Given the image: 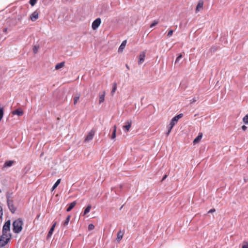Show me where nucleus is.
<instances>
[{
  "mask_svg": "<svg viewBox=\"0 0 248 248\" xmlns=\"http://www.w3.org/2000/svg\"><path fill=\"white\" fill-rule=\"evenodd\" d=\"M23 221L20 218H18L14 221L13 223V232L15 233H19L22 229Z\"/></svg>",
  "mask_w": 248,
  "mask_h": 248,
  "instance_id": "nucleus-1",
  "label": "nucleus"
},
{
  "mask_svg": "<svg viewBox=\"0 0 248 248\" xmlns=\"http://www.w3.org/2000/svg\"><path fill=\"white\" fill-rule=\"evenodd\" d=\"M183 116V114L182 113L179 114L175 117H174L171 120V122L170 124L169 125V130L168 132L167 133V135L168 136L171 129L173 127V126L175 125V124L177 123L179 119L181 118Z\"/></svg>",
  "mask_w": 248,
  "mask_h": 248,
  "instance_id": "nucleus-2",
  "label": "nucleus"
},
{
  "mask_svg": "<svg viewBox=\"0 0 248 248\" xmlns=\"http://www.w3.org/2000/svg\"><path fill=\"white\" fill-rule=\"evenodd\" d=\"M11 238L10 233H5L2 232V234L0 236V246H5L10 241Z\"/></svg>",
  "mask_w": 248,
  "mask_h": 248,
  "instance_id": "nucleus-3",
  "label": "nucleus"
},
{
  "mask_svg": "<svg viewBox=\"0 0 248 248\" xmlns=\"http://www.w3.org/2000/svg\"><path fill=\"white\" fill-rule=\"evenodd\" d=\"M95 132V130H94V129L91 130L88 133V134H87V136L86 137V138H85V139L84 140V142H88V141L91 140L93 139V138L94 137Z\"/></svg>",
  "mask_w": 248,
  "mask_h": 248,
  "instance_id": "nucleus-4",
  "label": "nucleus"
},
{
  "mask_svg": "<svg viewBox=\"0 0 248 248\" xmlns=\"http://www.w3.org/2000/svg\"><path fill=\"white\" fill-rule=\"evenodd\" d=\"M10 221H7L4 224L2 228V232L5 233H10Z\"/></svg>",
  "mask_w": 248,
  "mask_h": 248,
  "instance_id": "nucleus-5",
  "label": "nucleus"
},
{
  "mask_svg": "<svg viewBox=\"0 0 248 248\" xmlns=\"http://www.w3.org/2000/svg\"><path fill=\"white\" fill-rule=\"evenodd\" d=\"M7 204L11 212L14 213L16 210V207L14 206L13 201L8 199L7 200Z\"/></svg>",
  "mask_w": 248,
  "mask_h": 248,
  "instance_id": "nucleus-6",
  "label": "nucleus"
},
{
  "mask_svg": "<svg viewBox=\"0 0 248 248\" xmlns=\"http://www.w3.org/2000/svg\"><path fill=\"white\" fill-rule=\"evenodd\" d=\"M132 123L131 120H128L125 122V125L123 126V128L124 129L125 132H127L130 130L132 126Z\"/></svg>",
  "mask_w": 248,
  "mask_h": 248,
  "instance_id": "nucleus-7",
  "label": "nucleus"
},
{
  "mask_svg": "<svg viewBox=\"0 0 248 248\" xmlns=\"http://www.w3.org/2000/svg\"><path fill=\"white\" fill-rule=\"evenodd\" d=\"M101 21L100 18H96L92 23V27L93 30H96L100 26Z\"/></svg>",
  "mask_w": 248,
  "mask_h": 248,
  "instance_id": "nucleus-8",
  "label": "nucleus"
},
{
  "mask_svg": "<svg viewBox=\"0 0 248 248\" xmlns=\"http://www.w3.org/2000/svg\"><path fill=\"white\" fill-rule=\"evenodd\" d=\"M39 17V13L37 11L33 12L30 16V19L32 21H36Z\"/></svg>",
  "mask_w": 248,
  "mask_h": 248,
  "instance_id": "nucleus-9",
  "label": "nucleus"
},
{
  "mask_svg": "<svg viewBox=\"0 0 248 248\" xmlns=\"http://www.w3.org/2000/svg\"><path fill=\"white\" fill-rule=\"evenodd\" d=\"M145 57V52L144 51L141 52L139 55V60L138 62L139 64H141L144 62Z\"/></svg>",
  "mask_w": 248,
  "mask_h": 248,
  "instance_id": "nucleus-10",
  "label": "nucleus"
},
{
  "mask_svg": "<svg viewBox=\"0 0 248 248\" xmlns=\"http://www.w3.org/2000/svg\"><path fill=\"white\" fill-rule=\"evenodd\" d=\"M56 222H54V224L51 226L50 230L49 231V232H48L47 235V237L48 238L50 237L51 236L52 234H53V231H54V230L55 229V227L56 226Z\"/></svg>",
  "mask_w": 248,
  "mask_h": 248,
  "instance_id": "nucleus-11",
  "label": "nucleus"
},
{
  "mask_svg": "<svg viewBox=\"0 0 248 248\" xmlns=\"http://www.w3.org/2000/svg\"><path fill=\"white\" fill-rule=\"evenodd\" d=\"M202 133H199V135L194 140L193 144H195L198 143L202 139Z\"/></svg>",
  "mask_w": 248,
  "mask_h": 248,
  "instance_id": "nucleus-12",
  "label": "nucleus"
},
{
  "mask_svg": "<svg viewBox=\"0 0 248 248\" xmlns=\"http://www.w3.org/2000/svg\"><path fill=\"white\" fill-rule=\"evenodd\" d=\"M203 5V2L202 0L199 1L197 5V7H196V12H198V11H199L200 9H202Z\"/></svg>",
  "mask_w": 248,
  "mask_h": 248,
  "instance_id": "nucleus-13",
  "label": "nucleus"
},
{
  "mask_svg": "<svg viewBox=\"0 0 248 248\" xmlns=\"http://www.w3.org/2000/svg\"><path fill=\"white\" fill-rule=\"evenodd\" d=\"M12 114L22 116L23 114V111L20 109H16L12 112Z\"/></svg>",
  "mask_w": 248,
  "mask_h": 248,
  "instance_id": "nucleus-14",
  "label": "nucleus"
},
{
  "mask_svg": "<svg viewBox=\"0 0 248 248\" xmlns=\"http://www.w3.org/2000/svg\"><path fill=\"white\" fill-rule=\"evenodd\" d=\"M14 161L12 160H9L6 161L3 165V168L10 167L13 165Z\"/></svg>",
  "mask_w": 248,
  "mask_h": 248,
  "instance_id": "nucleus-15",
  "label": "nucleus"
},
{
  "mask_svg": "<svg viewBox=\"0 0 248 248\" xmlns=\"http://www.w3.org/2000/svg\"><path fill=\"white\" fill-rule=\"evenodd\" d=\"M76 204H77L76 201H74L72 202H71L69 204V207L67 208L66 211L67 212L70 211L75 207V206L76 205Z\"/></svg>",
  "mask_w": 248,
  "mask_h": 248,
  "instance_id": "nucleus-16",
  "label": "nucleus"
},
{
  "mask_svg": "<svg viewBox=\"0 0 248 248\" xmlns=\"http://www.w3.org/2000/svg\"><path fill=\"white\" fill-rule=\"evenodd\" d=\"M126 44V40H124L122 42V43L121 44V45H120V46L119 47V49H118L119 52L123 51V50H124V47L125 46Z\"/></svg>",
  "mask_w": 248,
  "mask_h": 248,
  "instance_id": "nucleus-17",
  "label": "nucleus"
},
{
  "mask_svg": "<svg viewBox=\"0 0 248 248\" xmlns=\"http://www.w3.org/2000/svg\"><path fill=\"white\" fill-rule=\"evenodd\" d=\"M105 92L103 91L101 94L99 95V103L103 102L105 100Z\"/></svg>",
  "mask_w": 248,
  "mask_h": 248,
  "instance_id": "nucleus-18",
  "label": "nucleus"
},
{
  "mask_svg": "<svg viewBox=\"0 0 248 248\" xmlns=\"http://www.w3.org/2000/svg\"><path fill=\"white\" fill-rule=\"evenodd\" d=\"M124 233L122 231H119L117 235V240L118 242H120L123 238Z\"/></svg>",
  "mask_w": 248,
  "mask_h": 248,
  "instance_id": "nucleus-19",
  "label": "nucleus"
},
{
  "mask_svg": "<svg viewBox=\"0 0 248 248\" xmlns=\"http://www.w3.org/2000/svg\"><path fill=\"white\" fill-rule=\"evenodd\" d=\"M80 97V94L79 93L76 94L75 96L74 97V105H76L78 102L79 98Z\"/></svg>",
  "mask_w": 248,
  "mask_h": 248,
  "instance_id": "nucleus-20",
  "label": "nucleus"
},
{
  "mask_svg": "<svg viewBox=\"0 0 248 248\" xmlns=\"http://www.w3.org/2000/svg\"><path fill=\"white\" fill-rule=\"evenodd\" d=\"M65 62H61L57 64L55 66V69L59 70L62 68L64 65Z\"/></svg>",
  "mask_w": 248,
  "mask_h": 248,
  "instance_id": "nucleus-21",
  "label": "nucleus"
},
{
  "mask_svg": "<svg viewBox=\"0 0 248 248\" xmlns=\"http://www.w3.org/2000/svg\"><path fill=\"white\" fill-rule=\"evenodd\" d=\"M117 126L116 125L113 126V132L111 136V139H115L116 138V133Z\"/></svg>",
  "mask_w": 248,
  "mask_h": 248,
  "instance_id": "nucleus-22",
  "label": "nucleus"
},
{
  "mask_svg": "<svg viewBox=\"0 0 248 248\" xmlns=\"http://www.w3.org/2000/svg\"><path fill=\"white\" fill-rule=\"evenodd\" d=\"M91 208H92V206L91 205H88L84 211L83 216H85L86 214H87L88 213H89L91 209Z\"/></svg>",
  "mask_w": 248,
  "mask_h": 248,
  "instance_id": "nucleus-23",
  "label": "nucleus"
},
{
  "mask_svg": "<svg viewBox=\"0 0 248 248\" xmlns=\"http://www.w3.org/2000/svg\"><path fill=\"white\" fill-rule=\"evenodd\" d=\"M117 83L115 82L113 84L112 89L111 92V93L112 94V95H113L114 94V93L116 92V91L117 90Z\"/></svg>",
  "mask_w": 248,
  "mask_h": 248,
  "instance_id": "nucleus-24",
  "label": "nucleus"
},
{
  "mask_svg": "<svg viewBox=\"0 0 248 248\" xmlns=\"http://www.w3.org/2000/svg\"><path fill=\"white\" fill-rule=\"evenodd\" d=\"M60 182H61L60 179L57 180V181L55 183V184L53 185V186L52 188V191L54 190L60 184Z\"/></svg>",
  "mask_w": 248,
  "mask_h": 248,
  "instance_id": "nucleus-25",
  "label": "nucleus"
},
{
  "mask_svg": "<svg viewBox=\"0 0 248 248\" xmlns=\"http://www.w3.org/2000/svg\"><path fill=\"white\" fill-rule=\"evenodd\" d=\"M70 216H67V217H66L65 220L63 222V225L64 226H66V225H68V223L69 222V220H70Z\"/></svg>",
  "mask_w": 248,
  "mask_h": 248,
  "instance_id": "nucleus-26",
  "label": "nucleus"
},
{
  "mask_svg": "<svg viewBox=\"0 0 248 248\" xmlns=\"http://www.w3.org/2000/svg\"><path fill=\"white\" fill-rule=\"evenodd\" d=\"M3 108H0V121L2 120L3 116Z\"/></svg>",
  "mask_w": 248,
  "mask_h": 248,
  "instance_id": "nucleus-27",
  "label": "nucleus"
},
{
  "mask_svg": "<svg viewBox=\"0 0 248 248\" xmlns=\"http://www.w3.org/2000/svg\"><path fill=\"white\" fill-rule=\"evenodd\" d=\"M244 123L246 124H248V114H247L243 119Z\"/></svg>",
  "mask_w": 248,
  "mask_h": 248,
  "instance_id": "nucleus-28",
  "label": "nucleus"
},
{
  "mask_svg": "<svg viewBox=\"0 0 248 248\" xmlns=\"http://www.w3.org/2000/svg\"><path fill=\"white\" fill-rule=\"evenodd\" d=\"M37 0H30L29 3L32 6H33L37 2Z\"/></svg>",
  "mask_w": 248,
  "mask_h": 248,
  "instance_id": "nucleus-29",
  "label": "nucleus"
},
{
  "mask_svg": "<svg viewBox=\"0 0 248 248\" xmlns=\"http://www.w3.org/2000/svg\"><path fill=\"white\" fill-rule=\"evenodd\" d=\"M39 49V46H35L33 48V51L34 53L36 54L37 53Z\"/></svg>",
  "mask_w": 248,
  "mask_h": 248,
  "instance_id": "nucleus-30",
  "label": "nucleus"
},
{
  "mask_svg": "<svg viewBox=\"0 0 248 248\" xmlns=\"http://www.w3.org/2000/svg\"><path fill=\"white\" fill-rule=\"evenodd\" d=\"M183 57L182 54H180L176 58L175 61V63L179 62L180 59H181Z\"/></svg>",
  "mask_w": 248,
  "mask_h": 248,
  "instance_id": "nucleus-31",
  "label": "nucleus"
},
{
  "mask_svg": "<svg viewBox=\"0 0 248 248\" xmlns=\"http://www.w3.org/2000/svg\"><path fill=\"white\" fill-rule=\"evenodd\" d=\"M242 248H248V243L247 242H244Z\"/></svg>",
  "mask_w": 248,
  "mask_h": 248,
  "instance_id": "nucleus-32",
  "label": "nucleus"
},
{
  "mask_svg": "<svg viewBox=\"0 0 248 248\" xmlns=\"http://www.w3.org/2000/svg\"><path fill=\"white\" fill-rule=\"evenodd\" d=\"M158 24V21H156V20H155L153 23H152L150 25V27L151 28H152L154 26H155L156 25H157Z\"/></svg>",
  "mask_w": 248,
  "mask_h": 248,
  "instance_id": "nucleus-33",
  "label": "nucleus"
},
{
  "mask_svg": "<svg viewBox=\"0 0 248 248\" xmlns=\"http://www.w3.org/2000/svg\"><path fill=\"white\" fill-rule=\"evenodd\" d=\"M94 226L93 224H90L89 225L88 229L89 230H92L94 229Z\"/></svg>",
  "mask_w": 248,
  "mask_h": 248,
  "instance_id": "nucleus-34",
  "label": "nucleus"
},
{
  "mask_svg": "<svg viewBox=\"0 0 248 248\" xmlns=\"http://www.w3.org/2000/svg\"><path fill=\"white\" fill-rule=\"evenodd\" d=\"M173 32V30H170L169 31L168 33L167 36L168 37L171 36L172 35Z\"/></svg>",
  "mask_w": 248,
  "mask_h": 248,
  "instance_id": "nucleus-35",
  "label": "nucleus"
},
{
  "mask_svg": "<svg viewBox=\"0 0 248 248\" xmlns=\"http://www.w3.org/2000/svg\"><path fill=\"white\" fill-rule=\"evenodd\" d=\"M197 100V99L196 97H194L192 100H191L190 101V103H193L196 102Z\"/></svg>",
  "mask_w": 248,
  "mask_h": 248,
  "instance_id": "nucleus-36",
  "label": "nucleus"
},
{
  "mask_svg": "<svg viewBox=\"0 0 248 248\" xmlns=\"http://www.w3.org/2000/svg\"><path fill=\"white\" fill-rule=\"evenodd\" d=\"M215 211H216L215 209L213 208V209H210V210L208 212V213H212L215 212Z\"/></svg>",
  "mask_w": 248,
  "mask_h": 248,
  "instance_id": "nucleus-37",
  "label": "nucleus"
},
{
  "mask_svg": "<svg viewBox=\"0 0 248 248\" xmlns=\"http://www.w3.org/2000/svg\"><path fill=\"white\" fill-rule=\"evenodd\" d=\"M247 126H245V125H243V126H242V129L243 131H246V129H247Z\"/></svg>",
  "mask_w": 248,
  "mask_h": 248,
  "instance_id": "nucleus-38",
  "label": "nucleus"
},
{
  "mask_svg": "<svg viewBox=\"0 0 248 248\" xmlns=\"http://www.w3.org/2000/svg\"><path fill=\"white\" fill-rule=\"evenodd\" d=\"M3 215L2 209L1 207L0 206V216H2Z\"/></svg>",
  "mask_w": 248,
  "mask_h": 248,
  "instance_id": "nucleus-39",
  "label": "nucleus"
},
{
  "mask_svg": "<svg viewBox=\"0 0 248 248\" xmlns=\"http://www.w3.org/2000/svg\"><path fill=\"white\" fill-rule=\"evenodd\" d=\"M7 28H5V29H4L3 30V32H5V33H6V32H7Z\"/></svg>",
  "mask_w": 248,
  "mask_h": 248,
  "instance_id": "nucleus-40",
  "label": "nucleus"
},
{
  "mask_svg": "<svg viewBox=\"0 0 248 248\" xmlns=\"http://www.w3.org/2000/svg\"><path fill=\"white\" fill-rule=\"evenodd\" d=\"M166 177H167V175H165V176L163 177V179H162V180H165V179H166Z\"/></svg>",
  "mask_w": 248,
  "mask_h": 248,
  "instance_id": "nucleus-41",
  "label": "nucleus"
},
{
  "mask_svg": "<svg viewBox=\"0 0 248 248\" xmlns=\"http://www.w3.org/2000/svg\"><path fill=\"white\" fill-rule=\"evenodd\" d=\"M126 67H127V69H129V67H128V66L127 65H126Z\"/></svg>",
  "mask_w": 248,
  "mask_h": 248,
  "instance_id": "nucleus-42",
  "label": "nucleus"
},
{
  "mask_svg": "<svg viewBox=\"0 0 248 248\" xmlns=\"http://www.w3.org/2000/svg\"><path fill=\"white\" fill-rule=\"evenodd\" d=\"M2 217V216H0V219Z\"/></svg>",
  "mask_w": 248,
  "mask_h": 248,
  "instance_id": "nucleus-43",
  "label": "nucleus"
}]
</instances>
